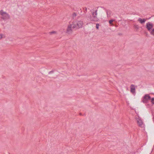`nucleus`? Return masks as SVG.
<instances>
[{"label":"nucleus","instance_id":"nucleus-7","mask_svg":"<svg viewBox=\"0 0 154 154\" xmlns=\"http://www.w3.org/2000/svg\"><path fill=\"white\" fill-rule=\"evenodd\" d=\"M137 124L139 126L141 127H143V123L142 121L140 118H137Z\"/></svg>","mask_w":154,"mask_h":154},{"label":"nucleus","instance_id":"nucleus-9","mask_svg":"<svg viewBox=\"0 0 154 154\" xmlns=\"http://www.w3.org/2000/svg\"><path fill=\"white\" fill-rule=\"evenodd\" d=\"M146 20V19H142L140 18H139L137 20L138 21L142 24L144 23Z\"/></svg>","mask_w":154,"mask_h":154},{"label":"nucleus","instance_id":"nucleus-21","mask_svg":"<svg viewBox=\"0 0 154 154\" xmlns=\"http://www.w3.org/2000/svg\"><path fill=\"white\" fill-rule=\"evenodd\" d=\"M9 154H10L9 153Z\"/></svg>","mask_w":154,"mask_h":154},{"label":"nucleus","instance_id":"nucleus-16","mask_svg":"<svg viewBox=\"0 0 154 154\" xmlns=\"http://www.w3.org/2000/svg\"><path fill=\"white\" fill-rule=\"evenodd\" d=\"M99 23H97L96 24V28L97 29H99Z\"/></svg>","mask_w":154,"mask_h":154},{"label":"nucleus","instance_id":"nucleus-13","mask_svg":"<svg viewBox=\"0 0 154 154\" xmlns=\"http://www.w3.org/2000/svg\"><path fill=\"white\" fill-rule=\"evenodd\" d=\"M150 33L151 35H154V28L150 31Z\"/></svg>","mask_w":154,"mask_h":154},{"label":"nucleus","instance_id":"nucleus-19","mask_svg":"<svg viewBox=\"0 0 154 154\" xmlns=\"http://www.w3.org/2000/svg\"><path fill=\"white\" fill-rule=\"evenodd\" d=\"M73 15H74V16H76V14H75H75H73Z\"/></svg>","mask_w":154,"mask_h":154},{"label":"nucleus","instance_id":"nucleus-3","mask_svg":"<svg viewBox=\"0 0 154 154\" xmlns=\"http://www.w3.org/2000/svg\"><path fill=\"white\" fill-rule=\"evenodd\" d=\"M73 27L76 29L82 28L83 25V21L79 20L72 22Z\"/></svg>","mask_w":154,"mask_h":154},{"label":"nucleus","instance_id":"nucleus-20","mask_svg":"<svg viewBox=\"0 0 154 154\" xmlns=\"http://www.w3.org/2000/svg\"><path fill=\"white\" fill-rule=\"evenodd\" d=\"M85 10H86V11H87V8H86Z\"/></svg>","mask_w":154,"mask_h":154},{"label":"nucleus","instance_id":"nucleus-4","mask_svg":"<svg viewBox=\"0 0 154 154\" xmlns=\"http://www.w3.org/2000/svg\"><path fill=\"white\" fill-rule=\"evenodd\" d=\"M75 28L73 27V23L72 24L68 25L66 30V33L68 34H71L72 32V29Z\"/></svg>","mask_w":154,"mask_h":154},{"label":"nucleus","instance_id":"nucleus-15","mask_svg":"<svg viewBox=\"0 0 154 154\" xmlns=\"http://www.w3.org/2000/svg\"><path fill=\"white\" fill-rule=\"evenodd\" d=\"M151 102L152 104H154V98L151 99Z\"/></svg>","mask_w":154,"mask_h":154},{"label":"nucleus","instance_id":"nucleus-6","mask_svg":"<svg viewBox=\"0 0 154 154\" xmlns=\"http://www.w3.org/2000/svg\"><path fill=\"white\" fill-rule=\"evenodd\" d=\"M153 27V24L150 22H148L146 23V28L150 32L151 31V29Z\"/></svg>","mask_w":154,"mask_h":154},{"label":"nucleus","instance_id":"nucleus-5","mask_svg":"<svg viewBox=\"0 0 154 154\" xmlns=\"http://www.w3.org/2000/svg\"><path fill=\"white\" fill-rule=\"evenodd\" d=\"M150 99L151 97L148 94H146L143 97L142 102L144 103H146Z\"/></svg>","mask_w":154,"mask_h":154},{"label":"nucleus","instance_id":"nucleus-1","mask_svg":"<svg viewBox=\"0 0 154 154\" xmlns=\"http://www.w3.org/2000/svg\"><path fill=\"white\" fill-rule=\"evenodd\" d=\"M10 19L9 14L3 10L0 11V20H1L6 21Z\"/></svg>","mask_w":154,"mask_h":154},{"label":"nucleus","instance_id":"nucleus-10","mask_svg":"<svg viewBox=\"0 0 154 154\" xmlns=\"http://www.w3.org/2000/svg\"><path fill=\"white\" fill-rule=\"evenodd\" d=\"M107 17H109L111 16V11L109 10H106Z\"/></svg>","mask_w":154,"mask_h":154},{"label":"nucleus","instance_id":"nucleus-18","mask_svg":"<svg viewBox=\"0 0 154 154\" xmlns=\"http://www.w3.org/2000/svg\"><path fill=\"white\" fill-rule=\"evenodd\" d=\"M54 72V71H50L48 73V74H51V73H53Z\"/></svg>","mask_w":154,"mask_h":154},{"label":"nucleus","instance_id":"nucleus-2","mask_svg":"<svg viewBox=\"0 0 154 154\" xmlns=\"http://www.w3.org/2000/svg\"><path fill=\"white\" fill-rule=\"evenodd\" d=\"M97 9L94 8L91 11V16L90 19L91 21L97 22L99 20V19L97 17Z\"/></svg>","mask_w":154,"mask_h":154},{"label":"nucleus","instance_id":"nucleus-8","mask_svg":"<svg viewBox=\"0 0 154 154\" xmlns=\"http://www.w3.org/2000/svg\"><path fill=\"white\" fill-rule=\"evenodd\" d=\"M130 91L132 94H134L135 92V87L133 85H131L130 87Z\"/></svg>","mask_w":154,"mask_h":154},{"label":"nucleus","instance_id":"nucleus-14","mask_svg":"<svg viewBox=\"0 0 154 154\" xmlns=\"http://www.w3.org/2000/svg\"><path fill=\"white\" fill-rule=\"evenodd\" d=\"M49 33L50 34H55L57 33V32L55 31H53L51 32H49Z\"/></svg>","mask_w":154,"mask_h":154},{"label":"nucleus","instance_id":"nucleus-17","mask_svg":"<svg viewBox=\"0 0 154 154\" xmlns=\"http://www.w3.org/2000/svg\"><path fill=\"white\" fill-rule=\"evenodd\" d=\"M3 34H0V39H1L3 38Z\"/></svg>","mask_w":154,"mask_h":154},{"label":"nucleus","instance_id":"nucleus-11","mask_svg":"<svg viewBox=\"0 0 154 154\" xmlns=\"http://www.w3.org/2000/svg\"><path fill=\"white\" fill-rule=\"evenodd\" d=\"M134 27L137 30H138L139 29V26L138 25L136 24H134Z\"/></svg>","mask_w":154,"mask_h":154},{"label":"nucleus","instance_id":"nucleus-12","mask_svg":"<svg viewBox=\"0 0 154 154\" xmlns=\"http://www.w3.org/2000/svg\"><path fill=\"white\" fill-rule=\"evenodd\" d=\"M115 20L112 19L109 21V23L111 25V26H113V24L112 23V22H114Z\"/></svg>","mask_w":154,"mask_h":154}]
</instances>
